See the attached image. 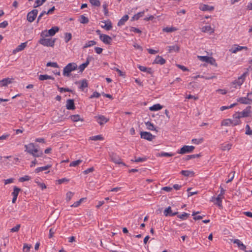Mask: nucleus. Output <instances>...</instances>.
Returning a JSON list of instances; mask_svg holds the SVG:
<instances>
[{"instance_id": "obj_1", "label": "nucleus", "mask_w": 252, "mask_h": 252, "mask_svg": "<svg viewBox=\"0 0 252 252\" xmlns=\"http://www.w3.org/2000/svg\"><path fill=\"white\" fill-rule=\"evenodd\" d=\"M24 147L25 148V151L34 157L38 158L43 155L42 151L36 148L34 144L32 143L25 145Z\"/></svg>"}, {"instance_id": "obj_2", "label": "nucleus", "mask_w": 252, "mask_h": 252, "mask_svg": "<svg viewBox=\"0 0 252 252\" xmlns=\"http://www.w3.org/2000/svg\"><path fill=\"white\" fill-rule=\"evenodd\" d=\"M77 65L75 63H71L67 64L63 69V75L66 77H69L70 73L77 69Z\"/></svg>"}, {"instance_id": "obj_3", "label": "nucleus", "mask_w": 252, "mask_h": 252, "mask_svg": "<svg viewBox=\"0 0 252 252\" xmlns=\"http://www.w3.org/2000/svg\"><path fill=\"white\" fill-rule=\"evenodd\" d=\"M59 30V28L58 27H54L49 30H44L41 33V36L43 37H48L49 36H54L56 32Z\"/></svg>"}, {"instance_id": "obj_4", "label": "nucleus", "mask_w": 252, "mask_h": 252, "mask_svg": "<svg viewBox=\"0 0 252 252\" xmlns=\"http://www.w3.org/2000/svg\"><path fill=\"white\" fill-rule=\"evenodd\" d=\"M246 74L247 73H243L237 80L233 82L231 84L232 88L235 89L239 88L244 82Z\"/></svg>"}, {"instance_id": "obj_5", "label": "nucleus", "mask_w": 252, "mask_h": 252, "mask_svg": "<svg viewBox=\"0 0 252 252\" xmlns=\"http://www.w3.org/2000/svg\"><path fill=\"white\" fill-rule=\"evenodd\" d=\"M55 42V39L51 38H45L42 37L39 40V43L45 46L53 47Z\"/></svg>"}, {"instance_id": "obj_6", "label": "nucleus", "mask_w": 252, "mask_h": 252, "mask_svg": "<svg viewBox=\"0 0 252 252\" xmlns=\"http://www.w3.org/2000/svg\"><path fill=\"white\" fill-rule=\"evenodd\" d=\"M251 96H252V93H248L247 94L246 97H240L237 99V101L245 104H251L252 99Z\"/></svg>"}, {"instance_id": "obj_7", "label": "nucleus", "mask_w": 252, "mask_h": 252, "mask_svg": "<svg viewBox=\"0 0 252 252\" xmlns=\"http://www.w3.org/2000/svg\"><path fill=\"white\" fill-rule=\"evenodd\" d=\"M195 147L193 146H187L185 145L182 147L180 150L178 152V153L180 154H185L186 153L192 152Z\"/></svg>"}, {"instance_id": "obj_8", "label": "nucleus", "mask_w": 252, "mask_h": 252, "mask_svg": "<svg viewBox=\"0 0 252 252\" xmlns=\"http://www.w3.org/2000/svg\"><path fill=\"white\" fill-rule=\"evenodd\" d=\"M38 13L37 9H33L27 14V20L30 22H32L35 19Z\"/></svg>"}, {"instance_id": "obj_9", "label": "nucleus", "mask_w": 252, "mask_h": 252, "mask_svg": "<svg viewBox=\"0 0 252 252\" xmlns=\"http://www.w3.org/2000/svg\"><path fill=\"white\" fill-rule=\"evenodd\" d=\"M198 58L202 62L208 63L212 65L215 64L216 63L215 60L212 57L198 56Z\"/></svg>"}, {"instance_id": "obj_10", "label": "nucleus", "mask_w": 252, "mask_h": 252, "mask_svg": "<svg viewBox=\"0 0 252 252\" xmlns=\"http://www.w3.org/2000/svg\"><path fill=\"white\" fill-rule=\"evenodd\" d=\"M224 196L219 194L216 198L213 197L211 201L214 202L215 204L217 205L220 208H221L222 207V200Z\"/></svg>"}, {"instance_id": "obj_11", "label": "nucleus", "mask_w": 252, "mask_h": 252, "mask_svg": "<svg viewBox=\"0 0 252 252\" xmlns=\"http://www.w3.org/2000/svg\"><path fill=\"white\" fill-rule=\"evenodd\" d=\"M96 121L100 125H103L106 123L108 121L109 119L105 117L103 115H98L94 117Z\"/></svg>"}, {"instance_id": "obj_12", "label": "nucleus", "mask_w": 252, "mask_h": 252, "mask_svg": "<svg viewBox=\"0 0 252 252\" xmlns=\"http://www.w3.org/2000/svg\"><path fill=\"white\" fill-rule=\"evenodd\" d=\"M243 49L248 50L246 46H241L238 45H234L230 49L229 52L233 54H236L237 52L241 51Z\"/></svg>"}, {"instance_id": "obj_13", "label": "nucleus", "mask_w": 252, "mask_h": 252, "mask_svg": "<svg viewBox=\"0 0 252 252\" xmlns=\"http://www.w3.org/2000/svg\"><path fill=\"white\" fill-rule=\"evenodd\" d=\"M140 136L142 138L148 141H152L155 137L151 133L146 131L141 132Z\"/></svg>"}, {"instance_id": "obj_14", "label": "nucleus", "mask_w": 252, "mask_h": 252, "mask_svg": "<svg viewBox=\"0 0 252 252\" xmlns=\"http://www.w3.org/2000/svg\"><path fill=\"white\" fill-rule=\"evenodd\" d=\"M251 106H248L243 111L241 112H237V113L239 114L240 118L247 117H249L251 113Z\"/></svg>"}, {"instance_id": "obj_15", "label": "nucleus", "mask_w": 252, "mask_h": 252, "mask_svg": "<svg viewBox=\"0 0 252 252\" xmlns=\"http://www.w3.org/2000/svg\"><path fill=\"white\" fill-rule=\"evenodd\" d=\"M13 78H6L0 81V87H6L14 81Z\"/></svg>"}, {"instance_id": "obj_16", "label": "nucleus", "mask_w": 252, "mask_h": 252, "mask_svg": "<svg viewBox=\"0 0 252 252\" xmlns=\"http://www.w3.org/2000/svg\"><path fill=\"white\" fill-rule=\"evenodd\" d=\"M111 160L117 164H122L125 165V163L121 161L120 158L116 154L112 153L110 155Z\"/></svg>"}, {"instance_id": "obj_17", "label": "nucleus", "mask_w": 252, "mask_h": 252, "mask_svg": "<svg viewBox=\"0 0 252 252\" xmlns=\"http://www.w3.org/2000/svg\"><path fill=\"white\" fill-rule=\"evenodd\" d=\"M240 117L239 116V114H237V112L235 113L233 115V118L232 119H231L232 123V126H235L237 125H239L241 123L240 121Z\"/></svg>"}, {"instance_id": "obj_18", "label": "nucleus", "mask_w": 252, "mask_h": 252, "mask_svg": "<svg viewBox=\"0 0 252 252\" xmlns=\"http://www.w3.org/2000/svg\"><path fill=\"white\" fill-rule=\"evenodd\" d=\"M100 39L105 44H109L111 43L112 38L106 34H100Z\"/></svg>"}, {"instance_id": "obj_19", "label": "nucleus", "mask_w": 252, "mask_h": 252, "mask_svg": "<svg viewBox=\"0 0 252 252\" xmlns=\"http://www.w3.org/2000/svg\"><path fill=\"white\" fill-rule=\"evenodd\" d=\"M163 214L166 217L168 216H174L178 214V212H173L171 209V207L169 206L164 210Z\"/></svg>"}, {"instance_id": "obj_20", "label": "nucleus", "mask_w": 252, "mask_h": 252, "mask_svg": "<svg viewBox=\"0 0 252 252\" xmlns=\"http://www.w3.org/2000/svg\"><path fill=\"white\" fill-rule=\"evenodd\" d=\"M199 8L200 10L205 11H213L214 9V7L213 6H210L207 4H200L199 5Z\"/></svg>"}, {"instance_id": "obj_21", "label": "nucleus", "mask_w": 252, "mask_h": 252, "mask_svg": "<svg viewBox=\"0 0 252 252\" xmlns=\"http://www.w3.org/2000/svg\"><path fill=\"white\" fill-rule=\"evenodd\" d=\"M20 190V189L17 188V187H14L13 192L12 193V194L13 196L12 200V202L13 203H14L15 202Z\"/></svg>"}, {"instance_id": "obj_22", "label": "nucleus", "mask_w": 252, "mask_h": 252, "mask_svg": "<svg viewBox=\"0 0 252 252\" xmlns=\"http://www.w3.org/2000/svg\"><path fill=\"white\" fill-rule=\"evenodd\" d=\"M66 107L68 110H74L75 108L73 99H68L66 103Z\"/></svg>"}, {"instance_id": "obj_23", "label": "nucleus", "mask_w": 252, "mask_h": 252, "mask_svg": "<svg viewBox=\"0 0 252 252\" xmlns=\"http://www.w3.org/2000/svg\"><path fill=\"white\" fill-rule=\"evenodd\" d=\"M27 42L22 43L20 45L17 46L16 48H15L13 51V53L15 54L17 52L21 51L23 50L27 46Z\"/></svg>"}, {"instance_id": "obj_24", "label": "nucleus", "mask_w": 252, "mask_h": 252, "mask_svg": "<svg viewBox=\"0 0 252 252\" xmlns=\"http://www.w3.org/2000/svg\"><path fill=\"white\" fill-rule=\"evenodd\" d=\"M201 31L203 32H208L210 34H212L214 32V30L210 25L203 27L201 29Z\"/></svg>"}, {"instance_id": "obj_25", "label": "nucleus", "mask_w": 252, "mask_h": 252, "mask_svg": "<svg viewBox=\"0 0 252 252\" xmlns=\"http://www.w3.org/2000/svg\"><path fill=\"white\" fill-rule=\"evenodd\" d=\"M166 61L161 56H157L154 60L153 63L159 64L161 65L164 64Z\"/></svg>"}, {"instance_id": "obj_26", "label": "nucleus", "mask_w": 252, "mask_h": 252, "mask_svg": "<svg viewBox=\"0 0 252 252\" xmlns=\"http://www.w3.org/2000/svg\"><path fill=\"white\" fill-rule=\"evenodd\" d=\"M169 53H172L173 52H178L180 50V47L178 45L175 44L173 46H169L167 47Z\"/></svg>"}, {"instance_id": "obj_27", "label": "nucleus", "mask_w": 252, "mask_h": 252, "mask_svg": "<svg viewBox=\"0 0 252 252\" xmlns=\"http://www.w3.org/2000/svg\"><path fill=\"white\" fill-rule=\"evenodd\" d=\"M92 59V58L91 57L87 58L86 62L84 63L81 64L79 66V69H80V71H83L85 69V68L88 66V65L90 63V62Z\"/></svg>"}, {"instance_id": "obj_28", "label": "nucleus", "mask_w": 252, "mask_h": 252, "mask_svg": "<svg viewBox=\"0 0 252 252\" xmlns=\"http://www.w3.org/2000/svg\"><path fill=\"white\" fill-rule=\"evenodd\" d=\"M233 242L236 244L241 250H245L246 247L239 239H235L233 240Z\"/></svg>"}, {"instance_id": "obj_29", "label": "nucleus", "mask_w": 252, "mask_h": 252, "mask_svg": "<svg viewBox=\"0 0 252 252\" xmlns=\"http://www.w3.org/2000/svg\"><path fill=\"white\" fill-rule=\"evenodd\" d=\"M232 146V144L230 143H224L221 145L220 149L223 151H229L231 149Z\"/></svg>"}, {"instance_id": "obj_30", "label": "nucleus", "mask_w": 252, "mask_h": 252, "mask_svg": "<svg viewBox=\"0 0 252 252\" xmlns=\"http://www.w3.org/2000/svg\"><path fill=\"white\" fill-rule=\"evenodd\" d=\"M128 16L127 15H124L118 22L117 25L118 26H121L124 25L126 21L128 19Z\"/></svg>"}, {"instance_id": "obj_31", "label": "nucleus", "mask_w": 252, "mask_h": 252, "mask_svg": "<svg viewBox=\"0 0 252 252\" xmlns=\"http://www.w3.org/2000/svg\"><path fill=\"white\" fill-rule=\"evenodd\" d=\"M70 119L74 122L78 121L83 122V119L81 118L79 115H74L70 116Z\"/></svg>"}, {"instance_id": "obj_32", "label": "nucleus", "mask_w": 252, "mask_h": 252, "mask_svg": "<svg viewBox=\"0 0 252 252\" xmlns=\"http://www.w3.org/2000/svg\"><path fill=\"white\" fill-rule=\"evenodd\" d=\"M51 167V165L50 164H48L45 166L40 167H38V168H36L34 170V172L35 173H37L40 172H42L43 171L48 170Z\"/></svg>"}, {"instance_id": "obj_33", "label": "nucleus", "mask_w": 252, "mask_h": 252, "mask_svg": "<svg viewBox=\"0 0 252 252\" xmlns=\"http://www.w3.org/2000/svg\"><path fill=\"white\" fill-rule=\"evenodd\" d=\"M162 108V106L159 104H156L149 107V110L151 111H158Z\"/></svg>"}, {"instance_id": "obj_34", "label": "nucleus", "mask_w": 252, "mask_h": 252, "mask_svg": "<svg viewBox=\"0 0 252 252\" xmlns=\"http://www.w3.org/2000/svg\"><path fill=\"white\" fill-rule=\"evenodd\" d=\"M177 31V29L176 27L171 26V27H167L164 28L162 29V31L166 32H172Z\"/></svg>"}, {"instance_id": "obj_35", "label": "nucleus", "mask_w": 252, "mask_h": 252, "mask_svg": "<svg viewBox=\"0 0 252 252\" xmlns=\"http://www.w3.org/2000/svg\"><path fill=\"white\" fill-rule=\"evenodd\" d=\"M39 79L41 81H43V80H48V79L54 80V78L52 76H50V75H48L47 74H44V75H40L39 76Z\"/></svg>"}, {"instance_id": "obj_36", "label": "nucleus", "mask_w": 252, "mask_h": 252, "mask_svg": "<svg viewBox=\"0 0 252 252\" xmlns=\"http://www.w3.org/2000/svg\"><path fill=\"white\" fill-rule=\"evenodd\" d=\"M181 173L183 175L186 177L193 176L194 174L193 171L189 170H182Z\"/></svg>"}, {"instance_id": "obj_37", "label": "nucleus", "mask_w": 252, "mask_h": 252, "mask_svg": "<svg viewBox=\"0 0 252 252\" xmlns=\"http://www.w3.org/2000/svg\"><path fill=\"white\" fill-rule=\"evenodd\" d=\"M222 126H232V123L231 119H227L225 120H223L221 124Z\"/></svg>"}, {"instance_id": "obj_38", "label": "nucleus", "mask_w": 252, "mask_h": 252, "mask_svg": "<svg viewBox=\"0 0 252 252\" xmlns=\"http://www.w3.org/2000/svg\"><path fill=\"white\" fill-rule=\"evenodd\" d=\"M104 23L105 24L104 26H101L102 28L106 29L107 31L110 30L112 29V26L111 22L110 21L105 22H104Z\"/></svg>"}, {"instance_id": "obj_39", "label": "nucleus", "mask_w": 252, "mask_h": 252, "mask_svg": "<svg viewBox=\"0 0 252 252\" xmlns=\"http://www.w3.org/2000/svg\"><path fill=\"white\" fill-rule=\"evenodd\" d=\"M145 125L148 129L150 130H156L157 131V130L156 129V128L155 127L154 125L152 123L148 122L145 123Z\"/></svg>"}, {"instance_id": "obj_40", "label": "nucleus", "mask_w": 252, "mask_h": 252, "mask_svg": "<svg viewBox=\"0 0 252 252\" xmlns=\"http://www.w3.org/2000/svg\"><path fill=\"white\" fill-rule=\"evenodd\" d=\"M89 139L91 140H94V141L102 140H103V137L101 135H98L90 137L89 138Z\"/></svg>"}, {"instance_id": "obj_41", "label": "nucleus", "mask_w": 252, "mask_h": 252, "mask_svg": "<svg viewBox=\"0 0 252 252\" xmlns=\"http://www.w3.org/2000/svg\"><path fill=\"white\" fill-rule=\"evenodd\" d=\"M96 44V42L94 40L88 41L84 46V48H86L92 46Z\"/></svg>"}, {"instance_id": "obj_42", "label": "nucleus", "mask_w": 252, "mask_h": 252, "mask_svg": "<svg viewBox=\"0 0 252 252\" xmlns=\"http://www.w3.org/2000/svg\"><path fill=\"white\" fill-rule=\"evenodd\" d=\"M203 141V138H199V139H192V140H191V142L193 144H197V145H198V144H200L201 143H202Z\"/></svg>"}, {"instance_id": "obj_43", "label": "nucleus", "mask_w": 252, "mask_h": 252, "mask_svg": "<svg viewBox=\"0 0 252 252\" xmlns=\"http://www.w3.org/2000/svg\"><path fill=\"white\" fill-rule=\"evenodd\" d=\"M82 160H80V159L73 161L70 163L69 166L70 167H75V166L78 165L80 163H81L82 162Z\"/></svg>"}, {"instance_id": "obj_44", "label": "nucleus", "mask_w": 252, "mask_h": 252, "mask_svg": "<svg viewBox=\"0 0 252 252\" xmlns=\"http://www.w3.org/2000/svg\"><path fill=\"white\" fill-rule=\"evenodd\" d=\"M102 7L103 8V12H104V15L106 16H107L108 14V10L107 9L108 4L106 3V2H103Z\"/></svg>"}, {"instance_id": "obj_45", "label": "nucleus", "mask_w": 252, "mask_h": 252, "mask_svg": "<svg viewBox=\"0 0 252 252\" xmlns=\"http://www.w3.org/2000/svg\"><path fill=\"white\" fill-rule=\"evenodd\" d=\"M46 0H36L34 5V7L36 8L41 5Z\"/></svg>"}, {"instance_id": "obj_46", "label": "nucleus", "mask_w": 252, "mask_h": 252, "mask_svg": "<svg viewBox=\"0 0 252 252\" xmlns=\"http://www.w3.org/2000/svg\"><path fill=\"white\" fill-rule=\"evenodd\" d=\"M92 5L95 6H99L100 5V2L98 0H89Z\"/></svg>"}, {"instance_id": "obj_47", "label": "nucleus", "mask_w": 252, "mask_h": 252, "mask_svg": "<svg viewBox=\"0 0 252 252\" xmlns=\"http://www.w3.org/2000/svg\"><path fill=\"white\" fill-rule=\"evenodd\" d=\"M80 22L81 23H82V24H86V23H88L89 20L85 16L81 15L80 17Z\"/></svg>"}, {"instance_id": "obj_48", "label": "nucleus", "mask_w": 252, "mask_h": 252, "mask_svg": "<svg viewBox=\"0 0 252 252\" xmlns=\"http://www.w3.org/2000/svg\"><path fill=\"white\" fill-rule=\"evenodd\" d=\"M88 87V83L86 80H83L81 82V86H80V88L82 90H83L84 88H87Z\"/></svg>"}, {"instance_id": "obj_49", "label": "nucleus", "mask_w": 252, "mask_h": 252, "mask_svg": "<svg viewBox=\"0 0 252 252\" xmlns=\"http://www.w3.org/2000/svg\"><path fill=\"white\" fill-rule=\"evenodd\" d=\"M144 14V11L135 14L133 18L134 20H137L140 17H142Z\"/></svg>"}, {"instance_id": "obj_50", "label": "nucleus", "mask_w": 252, "mask_h": 252, "mask_svg": "<svg viewBox=\"0 0 252 252\" xmlns=\"http://www.w3.org/2000/svg\"><path fill=\"white\" fill-rule=\"evenodd\" d=\"M146 159H147V158L146 157H143V158H135L134 160L131 159V160L132 161H134L136 162H140L145 161L146 160Z\"/></svg>"}, {"instance_id": "obj_51", "label": "nucleus", "mask_w": 252, "mask_h": 252, "mask_svg": "<svg viewBox=\"0 0 252 252\" xmlns=\"http://www.w3.org/2000/svg\"><path fill=\"white\" fill-rule=\"evenodd\" d=\"M84 199V198H81L79 200L75 202L71 206L72 207H77L80 205L83 200Z\"/></svg>"}, {"instance_id": "obj_52", "label": "nucleus", "mask_w": 252, "mask_h": 252, "mask_svg": "<svg viewBox=\"0 0 252 252\" xmlns=\"http://www.w3.org/2000/svg\"><path fill=\"white\" fill-rule=\"evenodd\" d=\"M173 156H174L173 154L166 152H161L158 154L159 157H172Z\"/></svg>"}, {"instance_id": "obj_53", "label": "nucleus", "mask_w": 252, "mask_h": 252, "mask_svg": "<svg viewBox=\"0 0 252 252\" xmlns=\"http://www.w3.org/2000/svg\"><path fill=\"white\" fill-rule=\"evenodd\" d=\"M73 195V193L71 191H68L66 194V200L67 201L70 200Z\"/></svg>"}, {"instance_id": "obj_54", "label": "nucleus", "mask_w": 252, "mask_h": 252, "mask_svg": "<svg viewBox=\"0 0 252 252\" xmlns=\"http://www.w3.org/2000/svg\"><path fill=\"white\" fill-rule=\"evenodd\" d=\"M31 179L30 177L28 175H26L23 177H21L19 179V181L21 182H23L25 181H27L30 180Z\"/></svg>"}, {"instance_id": "obj_55", "label": "nucleus", "mask_w": 252, "mask_h": 252, "mask_svg": "<svg viewBox=\"0 0 252 252\" xmlns=\"http://www.w3.org/2000/svg\"><path fill=\"white\" fill-rule=\"evenodd\" d=\"M246 134L247 135H252V130L251 129L249 125H247L246 126Z\"/></svg>"}, {"instance_id": "obj_56", "label": "nucleus", "mask_w": 252, "mask_h": 252, "mask_svg": "<svg viewBox=\"0 0 252 252\" xmlns=\"http://www.w3.org/2000/svg\"><path fill=\"white\" fill-rule=\"evenodd\" d=\"M71 37H72V35L70 33H66L65 34V37H64V39H65V42H66V43L68 42L71 39Z\"/></svg>"}, {"instance_id": "obj_57", "label": "nucleus", "mask_w": 252, "mask_h": 252, "mask_svg": "<svg viewBox=\"0 0 252 252\" xmlns=\"http://www.w3.org/2000/svg\"><path fill=\"white\" fill-rule=\"evenodd\" d=\"M47 66H51L53 67H58V64L55 62H49L46 64Z\"/></svg>"}, {"instance_id": "obj_58", "label": "nucleus", "mask_w": 252, "mask_h": 252, "mask_svg": "<svg viewBox=\"0 0 252 252\" xmlns=\"http://www.w3.org/2000/svg\"><path fill=\"white\" fill-rule=\"evenodd\" d=\"M31 248V245H28V244H24V247H23V252H29Z\"/></svg>"}, {"instance_id": "obj_59", "label": "nucleus", "mask_w": 252, "mask_h": 252, "mask_svg": "<svg viewBox=\"0 0 252 252\" xmlns=\"http://www.w3.org/2000/svg\"><path fill=\"white\" fill-rule=\"evenodd\" d=\"M189 214H188L187 213H184L182 215H178V217L181 219L184 220V219H187L189 216Z\"/></svg>"}, {"instance_id": "obj_60", "label": "nucleus", "mask_w": 252, "mask_h": 252, "mask_svg": "<svg viewBox=\"0 0 252 252\" xmlns=\"http://www.w3.org/2000/svg\"><path fill=\"white\" fill-rule=\"evenodd\" d=\"M20 228V224H17L15 227L12 228L10 229V231L12 232H16L19 231Z\"/></svg>"}, {"instance_id": "obj_61", "label": "nucleus", "mask_w": 252, "mask_h": 252, "mask_svg": "<svg viewBox=\"0 0 252 252\" xmlns=\"http://www.w3.org/2000/svg\"><path fill=\"white\" fill-rule=\"evenodd\" d=\"M199 157H200V155L199 154L189 155V156H187L186 159V160H189L191 158H198Z\"/></svg>"}, {"instance_id": "obj_62", "label": "nucleus", "mask_w": 252, "mask_h": 252, "mask_svg": "<svg viewBox=\"0 0 252 252\" xmlns=\"http://www.w3.org/2000/svg\"><path fill=\"white\" fill-rule=\"evenodd\" d=\"M138 67L141 71H144V72H147V70H151V68H147L144 66L138 65Z\"/></svg>"}, {"instance_id": "obj_63", "label": "nucleus", "mask_w": 252, "mask_h": 252, "mask_svg": "<svg viewBox=\"0 0 252 252\" xmlns=\"http://www.w3.org/2000/svg\"><path fill=\"white\" fill-rule=\"evenodd\" d=\"M100 94L99 93H98L97 92H94L93 93V94H92L91 95L90 98H94V97L98 98L100 96Z\"/></svg>"}, {"instance_id": "obj_64", "label": "nucleus", "mask_w": 252, "mask_h": 252, "mask_svg": "<svg viewBox=\"0 0 252 252\" xmlns=\"http://www.w3.org/2000/svg\"><path fill=\"white\" fill-rule=\"evenodd\" d=\"M130 31L134 32L140 33L141 31L139 29L135 27H131Z\"/></svg>"}]
</instances>
